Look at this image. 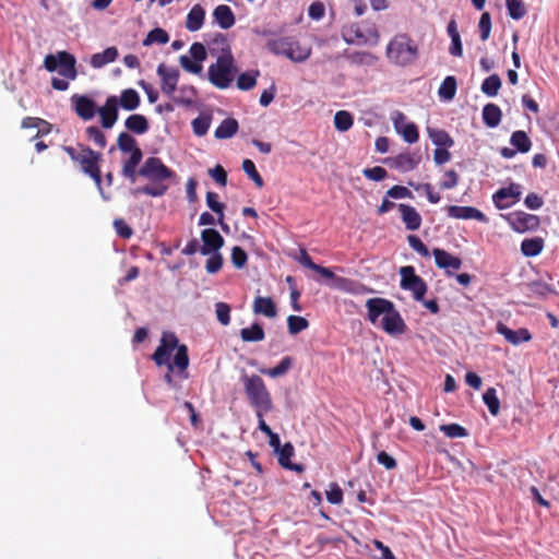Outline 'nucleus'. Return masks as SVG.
Wrapping results in <instances>:
<instances>
[{
	"label": "nucleus",
	"instance_id": "nucleus-1",
	"mask_svg": "<svg viewBox=\"0 0 559 559\" xmlns=\"http://www.w3.org/2000/svg\"><path fill=\"white\" fill-rule=\"evenodd\" d=\"M174 171L168 168L160 158L148 157L139 169V176L147 179L153 185H146L134 190V194H146L150 197H162L168 190L164 182L174 177Z\"/></svg>",
	"mask_w": 559,
	"mask_h": 559
},
{
	"label": "nucleus",
	"instance_id": "nucleus-2",
	"mask_svg": "<svg viewBox=\"0 0 559 559\" xmlns=\"http://www.w3.org/2000/svg\"><path fill=\"white\" fill-rule=\"evenodd\" d=\"M212 44L221 46L222 52L217 56L216 62L209 68V80L218 88H227L233 81L235 72L234 57L224 34L216 33Z\"/></svg>",
	"mask_w": 559,
	"mask_h": 559
},
{
	"label": "nucleus",
	"instance_id": "nucleus-3",
	"mask_svg": "<svg viewBox=\"0 0 559 559\" xmlns=\"http://www.w3.org/2000/svg\"><path fill=\"white\" fill-rule=\"evenodd\" d=\"M64 151L72 160L80 165L82 171L94 180L102 198L108 200L109 198L105 195L102 188L100 170L98 166L102 155L87 146H80L79 148L66 146Z\"/></svg>",
	"mask_w": 559,
	"mask_h": 559
},
{
	"label": "nucleus",
	"instance_id": "nucleus-4",
	"mask_svg": "<svg viewBox=\"0 0 559 559\" xmlns=\"http://www.w3.org/2000/svg\"><path fill=\"white\" fill-rule=\"evenodd\" d=\"M418 55V48L406 34L394 36L386 46L388 59L396 66L412 64Z\"/></svg>",
	"mask_w": 559,
	"mask_h": 559
},
{
	"label": "nucleus",
	"instance_id": "nucleus-5",
	"mask_svg": "<svg viewBox=\"0 0 559 559\" xmlns=\"http://www.w3.org/2000/svg\"><path fill=\"white\" fill-rule=\"evenodd\" d=\"M266 48L272 53L285 56L294 62H302L311 55L309 46L300 45L292 37L270 39L266 43Z\"/></svg>",
	"mask_w": 559,
	"mask_h": 559
},
{
	"label": "nucleus",
	"instance_id": "nucleus-6",
	"mask_svg": "<svg viewBox=\"0 0 559 559\" xmlns=\"http://www.w3.org/2000/svg\"><path fill=\"white\" fill-rule=\"evenodd\" d=\"M241 379L246 394L254 408L260 411H271L272 400L263 380L257 374H243Z\"/></svg>",
	"mask_w": 559,
	"mask_h": 559
},
{
	"label": "nucleus",
	"instance_id": "nucleus-7",
	"mask_svg": "<svg viewBox=\"0 0 559 559\" xmlns=\"http://www.w3.org/2000/svg\"><path fill=\"white\" fill-rule=\"evenodd\" d=\"M76 59L68 51H57L49 53L44 59V67L48 72H57L67 80H75L78 76Z\"/></svg>",
	"mask_w": 559,
	"mask_h": 559
},
{
	"label": "nucleus",
	"instance_id": "nucleus-8",
	"mask_svg": "<svg viewBox=\"0 0 559 559\" xmlns=\"http://www.w3.org/2000/svg\"><path fill=\"white\" fill-rule=\"evenodd\" d=\"M401 288L411 292L416 301H423L427 293V284L415 273V269L411 265L400 269Z\"/></svg>",
	"mask_w": 559,
	"mask_h": 559
},
{
	"label": "nucleus",
	"instance_id": "nucleus-9",
	"mask_svg": "<svg viewBox=\"0 0 559 559\" xmlns=\"http://www.w3.org/2000/svg\"><path fill=\"white\" fill-rule=\"evenodd\" d=\"M206 56L207 53L204 45L201 43H193L189 49V56H180L179 63L187 72L201 74L203 70L202 62L206 59Z\"/></svg>",
	"mask_w": 559,
	"mask_h": 559
},
{
	"label": "nucleus",
	"instance_id": "nucleus-10",
	"mask_svg": "<svg viewBox=\"0 0 559 559\" xmlns=\"http://www.w3.org/2000/svg\"><path fill=\"white\" fill-rule=\"evenodd\" d=\"M522 194V187L519 183H510L508 187L499 189L493 195L495 205L500 209H508L515 204Z\"/></svg>",
	"mask_w": 559,
	"mask_h": 559
},
{
	"label": "nucleus",
	"instance_id": "nucleus-11",
	"mask_svg": "<svg viewBox=\"0 0 559 559\" xmlns=\"http://www.w3.org/2000/svg\"><path fill=\"white\" fill-rule=\"evenodd\" d=\"M394 307V304L385 298H370L366 301L367 318L372 324H377L380 317H385Z\"/></svg>",
	"mask_w": 559,
	"mask_h": 559
},
{
	"label": "nucleus",
	"instance_id": "nucleus-12",
	"mask_svg": "<svg viewBox=\"0 0 559 559\" xmlns=\"http://www.w3.org/2000/svg\"><path fill=\"white\" fill-rule=\"evenodd\" d=\"M118 97H107L104 106L97 108V114L100 117L102 126L105 129H111L118 120Z\"/></svg>",
	"mask_w": 559,
	"mask_h": 559
},
{
	"label": "nucleus",
	"instance_id": "nucleus-13",
	"mask_svg": "<svg viewBox=\"0 0 559 559\" xmlns=\"http://www.w3.org/2000/svg\"><path fill=\"white\" fill-rule=\"evenodd\" d=\"M435 263L439 269H443L447 275H452L462 266V260L455 255L450 254L443 249L435 248L432 250Z\"/></svg>",
	"mask_w": 559,
	"mask_h": 559
},
{
	"label": "nucleus",
	"instance_id": "nucleus-14",
	"mask_svg": "<svg viewBox=\"0 0 559 559\" xmlns=\"http://www.w3.org/2000/svg\"><path fill=\"white\" fill-rule=\"evenodd\" d=\"M71 103L74 107L76 115L84 121L93 119L95 114L97 112L95 102L85 95H72Z\"/></svg>",
	"mask_w": 559,
	"mask_h": 559
},
{
	"label": "nucleus",
	"instance_id": "nucleus-15",
	"mask_svg": "<svg viewBox=\"0 0 559 559\" xmlns=\"http://www.w3.org/2000/svg\"><path fill=\"white\" fill-rule=\"evenodd\" d=\"M157 74L162 81L163 93L168 96L173 95L178 84L179 71L175 68L167 67L164 63H160L157 67Z\"/></svg>",
	"mask_w": 559,
	"mask_h": 559
},
{
	"label": "nucleus",
	"instance_id": "nucleus-16",
	"mask_svg": "<svg viewBox=\"0 0 559 559\" xmlns=\"http://www.w3.org/2000/svg\"><path fill=\"white\" fill-rule=\"evenodd\" d=\"M381 328L390 335H401L405 332L406 324L395 306L381 319Z\"/></svg>",
	"mask_w": 559,
	"mask_h": 559
},
{
	"label": "nucleus",
	"instance_id": "nucleus-17",
	"mask_svg": "<svg viewBox=\"0 0 559 559\" xmlns=\"http://www.w3.org/2000/svg\"><path fill=\"white\" fill-rule=\"evenodd\" d=\"M201 239L203 245L200 249V252L202 254H212L214 252H218L224 245V238L214 228L202 230Z\"/></svg>",
	"mask_w": 559,
	"mask_h": 559
},
{
	"label": "nucleus",
	"instance_id": "nucleus-18",
	"mask_svg": "<svg viewBox=\"0 0 559 559\" xmlns=\"http://www.w3.org/2000/svg\"><path fill=\"white\" fill-rule=\"evenodd\" d=\"M508 221L511 228L520 234L536 228L539 223L538 217L536 215L523 212L512 214L508 218Z\"/></svg>",
	"mask_w": 559,
	"mask_h": 559
},
{
	"label": "nucleus",
	"instance_id": "nucleus-19",
	"mask_svg": "<svg viewBox=\"0 0 559 559\" xmlns=\"http://www.w3.org/2000/svg\"><path fill=\"white\" fill-rule=\"evenodd\" d=\"M448 215L452 218L456 219H476L479 222H487V217L479 210L472 206H459V205H450L448 206Z\"/></svg>",
	"mask_w": 559,
	"mask_h": 559
},
{
	"label": "nucleus",
	"instance_id": "nucleus-20",
	"mask_svg": "<svg viewBox=\"0 0 559 559\" xmlns=\"http://www.w3.org/2000/svg\"><path fill=\"white\" fill-rule=\"evenodd\" d=\"M331 287L353 295H364L371 292L369 288H367L359 282L340 276L334 278V282H332Z\"/></svg>",
	"mask_w": 559,
	"mask_h": 559
},
{
	"label": "nucleus",
	"instance_id": "nucleus-21",
	"mask_svg": "<svg viewBox=\"0 0 559 559\" xmlns=\"http://www.w3.org/2000/svg\"><path fill=\"white\" fill-rule=\"evenodd\" d=\"M496 331L512 345H519L522 342H528L532 337L526 329H519L514 331L501 322L497 324Z\"/></svg>",
	"mask_w": 559,
	"mask_h": 559
},
{
	"label": "nucleus",
	"instance_id": "nucleus-22",
	"mask_svg": "<svg viewBox=\"0 0 559 559\" xmlns=\"http://www.w3.org/2000/svg\"><path fill=\"white\" fill-rule=\"evenodd\" d=\"M142 158V151L135 150L133 153H130V157L123 162L121 174L132 183L135 182L136 177L139 176V170H136V168L141 163Z\"/></svg>",
	"mask_w": 559,
	"mask_h": 559
},
{
	"label": "nucleus",
	"instance_id": "nucleus-23",
	"mask_svg": "<svg viewBox=\"0 0 559 559\" xmlns=\"http://www.w3.org/2000/svg\"><path fill=\"white\" fill-rule=\"evenodd\" d=\"M399 210L401 212V217L405 224L406 229L417 230L420 227L421 216L415 207L407 204H400Z\"/></svg>",
	"mask_w": 559,
	"mask_h": 559
},
{
	"label": "nucleus",
	"instance_id": "nucleus-24",
	"mask_svg": "<svg viewBox=\"0 0 559 559\" xmlns=\"http://www.w3.org/2000/svg\"><path fill=\"white\" fill-rule=\"evenodd\" d=\"M214 21L223 29H228L234 26L236 20L234 12L226 4L217 5L213 11Z\"/></svg>",
	"mask_w": 559,
	"mask_h": 559
},
{
	"label": "nucleus",
	"instance_id": "nucleus-25",
	"mask_svg": "<svg viewBox=\"0 0 559 559\" xmlns=\"http://www.w3.org/2000/svg\"><path fill=\"white\" fill-rule=\"evenodd\" d=\"M204 19L205 10L200 4L193 5L187 15L186 28L189 32H197L201 29Z\"/></svg>",
	"mask_w": 559,
	"mask_h": 559
},
{
	"label": "nucleus",
	"instance_id": "nucleus-26",
	"mask_svg": "<svg viewBox=\"0 0 559 559\" xmlns=\"http://www.w3.org/2000/svg\"><path fill=\"white\" fill-rule=\"evenodd\" d=\"M252 308L255 314H262L266 318H274L277 313L276 306L270 297H255Z\"/></svg>",
	"mask_w": 559,
	"mask_h": 559
},
{
	"label": "nucleus",
	"instance_id": "nucleus-27",
	"mask_svg": "<svg viewBox=\"0 0 559 559\" xmlns=\"http://www.w3.org/2000/svg\"><path fill=\"white\" fill-rule=\"evenodd\" d=\"M118 57V49L116 47H108L102 52L92 55L90 64L94 69H100L108 63L114 62Z\"/></svg>",
	"mask_w": 559,
	"mask_h": 559
},
{
	"label": "nucleus",
	"instance_id": "nucleus-28",
	"mask_svg": "<svg viewBox=\"0 0 559 559\" xmlns=\"http://www.w3.org/2000/svg\"><path fill=\"white\" fill-rule=\"evenodd\" d=\"M419 163V158L411 153H402L396 157L392 158L390 162L391 167L401 170V171H409L416 168Z\"/></svg>",
	"mask_w": 559,
	"mask_h": 559
},
{
	"label": "nucleus",
	"instance_id": "nucleus-29",
	"mask_svg": "<svg viewBox=\"0 0 559 559\" xmlns=\"http://www.w3.org/2000/svg\"><path fill=\"white\" fill-rule=\"evenodd\" d=\"M118 103L122 109L133 111L140 106L141 98L135 90L127 88L121 92Z\"/></svg>",
	"mask_w": 559,
	"mask_h": 559
},
{
	"label": "nucleus",
	"instance_id": "nucleus-30",
	"mask_svg": "<svg viewBox=\"0 0 559 559\" xmlns=\"http://www.w3.org/2000/svg\"><path fill=\"white\" fill-rule=\"evenodd\" d=\"M124 127L135 134H144L148 130V121L143 115L133 114L126 119Z\"/></svg>",
	"mask_w": 559,
	"mask_h": 559
},
{
	"label": "nucleus",
	"instance_id": "nucleus-31",
	"mask_svg": "<svg viewBox=\"0 0 559 559\" xmlns=\"http://www.w3.org/2000/svg\"><path fill=\"white\" fill-rule=\"evenodd\" d=\"M427 134L431 142L438 147H452L454 141L449 135V133L442 129H437L432 127H427Z\"/></svg>",
	"mask_w": 559,
	"mask_h": 559
},
{
	"label": "nucleus",
	"instance_id": "nucleus-32",
	"mask_svg": "<svg viewBox=\"0 0 559 559\" xmlns=\"http://www.w3.org/2000/svg\"><path fill=\"white\" fill-rule=\"evenodd\" d=\"M239 124L236 119L227 118L216 128L214 136L219 140L230 139L238 131Z\"/></svg>",
	"mask_w": 559,
	"mask_h": 559
},
{
	"label": "nucleus",
	"instance_id": "nucleus-33",
	"mask_svg": "<svg viewBox=\"0 0 559 559\" xmlns=\"http://www.w3.org/2000/svg\"><path fill=\"white\" fill-rule=\"evenodd\" d=\"M501 110L495 104H487L483 108V119L487 127L496 128L501 121Z\"/></svg>",
	"mask_w": 559,
	"mask_h": 559
},
{
	"label": "nucleus",
	"instance_id": "nucleus-34",
	"mask_svg": "<svg viewBox=\"0 0 559 559\" xmlns=\"http://www.w3.org/2000/svg\"><path fill=\"white\" fill-rule=\"evenodd\" d=\"M544 248V240L539 237L524 239L521 243V252L525 257H536Z\"/></svg>",
	"mask_w": 559,
	"mask_h": 559
},
{
	"label": "nucleus",
	"instance_id": "nucleus-35",
	"mask_svg": "<svg viewBox=\"0 0 559 559\" xmlns=\"http://www.w3.org/2000/svg\"><path fill=\"white\" fill-rule=\"evenodd\" d=\"M511 145L520 153H527L531 150L532 142L524 131H514L510 138Z\"/></svg>",
	"mask_w": 559,
	"mask_h": 559
},
{
	"label": "nucleus",
	"instance_id": "nucleus-36",
	"mask_svg": "<svg viewBox=\"0 0 559 559\" xmlns=\"http://www.w3.org/2000/svg\"><path fill=\"white\" fill-rule=\"evenodd\" d=\"M502 85L501 79L498 74H491L486 78L480 86L481 92L488 97H495Z\"/></svg>",
	"mask_w": 559,
	"mask_h": 559
},
{
	"label": "nucleus",
	"instance_id": "nucleus-37",
	"mask_svg": "<svg viewBox=\"0 0 559 559\" xmlns=\"http://www.w3.org/2000/svg\"><path fill=\"white\" fill-rule=\"evenodd\" d=\"M240 337L243 342H261L264 340L265 334L259 323H253L250 328L240 330Z\"/></svg>",
	"mask_w": 559,
	"mask_h": 559
},
{
	"label": "nucleus",
	"instance_id": "nucleus-38",
	"mask_svg": "<svg viewBox=\"0 0 559 559\" xmlns=\"http://www.w3.org/2000/svg\"><path fill=\"white\" fill-rule=\"evenodd\" d=\"M456 93V80L454 76H447L441 83L438 94L443 100H451L454 98Z\"/></svg>",
	"mask_w": 559,
	"mask_h": 559
},
{
	"label": "nucleus",
	"instance_id": "nucleus-39",
	"mask_svg": "<svg viewBox=\"0 0 559 559\" xmlns=\"http://www.w3.org/2000/svg\"><path fill=\"white\" fill-rule=\"evenodd\" d=\"M212 117L207 114H201L191 122L193 133L197 136H203L207 133L211 127Z\"/></svg>",
	"mask_w": 559,
	"mask_h": 559
},
{
	"label": "nucleus",
	"instance_id": "nucleus-40",
	"mask_svg": "<svg viewBox=\"0 0 559 559\" xmlns=\"http://www.w3.org/2000/svg\"><path fill=\"white\" fill-rule=\"evenodd\" d=\"M483 401L487 405L491 415L497 416L500 411V401L497 396L496 389L489 388L483 394Z\"/></svg>",
	"mask_w": 559,
	"mask_h": 559
},
{
	"label": "nucleus",
	"instance_id": "nucleus-41",
	"mask_svg": "<svg viewBox=\"0 0 559 559\" xmlns=\"http://www.w3.org/2000/svg\"><path fill=\"white\" fill-rule=\"evenodd\" d=\"M169 41V35L163 28L156 27L152 29L143 40L144 46H151L153 44H167Z\"/></svg>",
	"mask_w": 559,
	"mask_h": 559
},
{
	"label": "nucleus",
	"instance_id": "nucleus-42",
	"mask_svg": "<svg viewBox=\"0 0 559 559\" xmlns=\"http://www.w3.org/2000/svg\"><path fill=\"white\" fill-rule=\"evenodd\" d=\"M117 145L123 153H133L135 150H141L135 139L127 132H122L118 135Z\"/></svg>",
	"mask_w": 559,
	"mask_h": 559
},
{
	"label": "nucleus",
	"instance_id": "nucleus-43",
	"mask_svg": "<svg viewBox=\"0 0 559 559\" xmlns=\"http://www.w3.org/2000/svg\"><path fill=\"white\" fill-rule=\"evenodd\" d=\"M353 122V116L346 110H340L334 116V126L341 132L349 130Z\"/></svg>",
	"mask_w": 559,
	"mask_h": 559
},
{
	"label": "nucleus",
	"instance_id": "nucleus-44",
	"mask_svg": "<svg viewBox=\"0 0 559 559\" xmlns=\"http://www.w3.org/2000/svg\"><path fill=\"white\" fill-rule=\"evenodd\" d=\"M293 360L290 357H284L281 362L274 368L262 370L263 373L267 374L271 378H278L284 376L292 367Z\"/></svg>",
	"mask_w": 559,
	"mask_h": 559
},
{
	"label": "nucleus",
	"instance_id": "nucleus-45",
	"mask_svg": "<svg viewBox=\"0 0 559 559\" xmlns=\"http://www.w3.org/2000/svg\"><path fill=\"white\" fill-rule=\"evenodd\" d=\"M258 71H248L241 73L237 79V87L242 91H249L254 87L257 83Z\"/></svg>",
	"mask_w": 559,
	"mask_h": 559
},
{
	"label": "nucleus",
	"instance_id": "nucleus-46",
	"mask_svg": "<svg viewBox=\"0 0 559 559\" xmlns=\"http://www.w3.org/2000/svg\"><path fill=\"white\" fill-rule=\"evenodd\" d=\"M508 14L513 20H521L526 14V9L521 0H506Z\"/></svg>",
	"mask_w": 559,
	"mask_h": 559
},
{
	"label": "nucleus",
	"instance_id": "nucleus-47",
	"mask_svg": "<svg viewBox=\"0 0 559 559\" xmlns=\"http://www.w3.org/2000/svg\"><path fill=\"white\" fill-rule=\"evenodd\" d=\"M287 325H288L289 333L295 335V334H298L299 332L306 330L309 325V322L304 317L289 316L287 318Z\"/></svg>",
	"mask_w": 559,
	"mask_h": 559
},
{
	"label": "nucleus",
	"instance_id": "nucleus-48",
	"mask_svg": "<svg viewBox=\"0 0 559 559\" xmlns=\"http://www.w3.org/2000/svg\"><path fill=\"white\" fill-rule=\"evenodd\" d=\"M173 368L177 367L179 371H185L189 365L188 348L186 345H180L173 360Z\"/></svg>",
	"mask_w": 559,
	"mask_h": 559
},
{
	"label": "nucleus",
	"instance_id": "nucleus-49",
	"mask_svg": "<svg viewBox=\"0 0 559 559\" xmlns=\"http://www.w3.org/2000/svg\"><path fill=\"white\" fill-rule=\"evenodd\" d=\"M440 430L449 438H464L468 436L467 430L459 424L441 425Z\"/></svg>",
	"mask_w": 559,
	"mask_h": 559
},
{
	"label": "nucleus",
	"instance_id": "nucleus-50",
	"mask_svg": "<svg viewBox=\"0 0 559 559\" xmlns=\"http://www.w3.org/2000/svg\"><path fill=\"white\" fill-rule=\"evenodd\" d=\"M170 353L165 349V345H159L153 354V360L157 366L167 365L168 370L173 371V364L170 362Z\"/></svg>",
	"mask_w": 559,
	"mask_h": 559
},
{
	"label": "nucleus",
	"instance_id": "nucleus-51",
	"mask_svg": "<svg viewBox=\"0 0 559 559\" xmlns=\"http://www.w3.org/2000/svg\"><path fill=\"white\" fill-rule=\"evenodd\" d=\"M397 133L401 134L404 141L409 144L417 142L419 138L418 129L413 122H408L400 131H397Z\"/></svg>",
	"mask_w": 559,
	"mask_h": 559
},
{
	"label": "nucleus",
	"instance_id": "nucleus-52",
	"mask_svg": "<svg viewBox=\"0 0 559 559\" xmlns=\"http://www.w3.org/2000/svg\"><path fill=\"white\" fill-rule=\"evenodd\" d=\"M242 169L259 188L263 186V179L257 171L255 165L251 159H245L242 162Z\"/></svg>",
	"mask_w": 559,
	"mask_h": 559
},
{
	"label": "nucleus",
	"instance_id": "nucleus-53",
	"mask_svg": "<svg viewBox=\"0 0 559 559\" xmlns=\"http://www.w3.org/2000/svg\"><path fill=\"white\" fill-rule=\"evenodd\" d=\"M85 132L88 140L93 141L98 147L104 148L106 146L105 134L100 131L99 128L91 126L86 128Z\"/></svg>",
	"mask_w": 559,
	"mask_h": 559
},
{
	"label": "nucleus",
	"instance_id": "nucleus-54",
	"mask_svg": "<svg viewBox=\"0 0 559 559\" xmlns=\"http://www.w3.org/2000/svg\"><path fill=\"white\" fill-rule=\"evenodd\" d=\"M207 255L209 259L206 260L205 270L210 274H215L221 270L223 265V257L219 252H214Z\"/></svg>",
	"mask_w": 559,
	"mask_h": 559
},
{
	"label": "nucleus",
	"instance_id": "nucleus-55",
	"mask_svg": "<svg viewBox=\"0 0 559 559\" xmlns=\"http://www.w3.org/2000/svg\"><path fill=\"white\" fill-rule=\"evenodd\" d=\"M278 463L284 467H290V457L294 455V447L290 443H285L278 451Z\"/></svg>",
	"mask_w": 559,
	"mask_h": 559
},
{
	"label": "nucleus",
	"instance_id": "nucleus-56",
	"mask_svg": "<svg viewBox=\"0 0 559 559\" xmlns=\"http://www.w3.org/2000/svg\"><path fill=\"white\" fill-rule=\"evenodd\" d=\"M480 39L487 40L491 31V16L488 12H484L479 19L478 23Z\"/></svg>",
	"mask_w": 559,
	"mask_h": 559
},
{
	"label": "nucleus",
	"instance_id": "nucleus-57",
	"mask_svg": "<svg viewBox=\"0 0 559 559\" xmlns=\"http://www.w3.org/2000/svg\"><path fill=\"white\" fill-rule=\"evenodd\" d=\"M407 241L409 247L415 250L418 254L421 257L428 258L430 255V252L427 248V246L415 235H409L407 237Z\"/></svg>",
	"mask_w": 559,
	"mask_h": 559
},
{
	"label": "nucleus",
	"instance_id": "nucleus-58",
	"mask_svg": "<svg viewBox=\"0 0 559 559\" xmlns=\"http://www.w3.org/2000/svg\"><path fill=\"white\" fill-rule=\"evenodd\" d=\"M206 205L218 216L224 215V204L218 202V194L212 191L206 193Z\"/></svg>",
	"mask_w": 559,
	"mask_h": 559
},
{
	"label": "nucleus",
	"instance_id": "nucleus-59",
	"mask_svg": "<svg viewBox=\"0 0 559 559\" xmlns=\"http://www.w3.org/2000/svg\"><path fill=\"white\" fill-rule=\"evenodd\" d=\"M216 318L223 325H228L230 322V307L225 302H217L215 305Z\"/></svg>",
	"mask_w": 559,
	"mask_h": 559
},
{
	"label": "nucleus",
	"instance_id": "nucleus-60",
	"mask_svg": "<svg viewBox=\"0 0 559 559\" xmlns=\"http://www.w3.org/2000/svg\"><path fill=\"white\" fill-rule=\"evenodd\" d=\"M165 345V349L171 354L174 349L178 350L179 341L178 337L171 332H164L160 338V344Z\"/></svg>",
	"mask_w": 559,
	"mask_h": 559
},
{
	"label": "nucleus",
	"instance_id": "nucleus-61",
	"mask_svg": "<svg viewBox=\"0 0 559 559\" xmlns=\"http://www.w3.org/2000/svg\"><path fill=\"white\" fill-rule=\"evenodd\" d=\"M248 260L246 251L236 246L231 250V262L237 269H241L246 265Z\"/></svg>",
	"mask_w": 559,
	"mask_h": 559
},
{
	"label": "nucleus",
	"instance_id": "nucleus-62",
	"mask_svg": "<svg viewBox=\"0 0 559 559\" xmlns=\"http://www.w3.org/2000/svg\"><path fill=\"white\" fill-rule=\"evenodd\" d=\"M326 499L332 504H340L343 500V491L337 484H331L326 490Z\"/></svg>",
	"mask_w": 559,
	"mask_h": 559
},
{
	"label": "nucleus",
	"instance_id": "nucleus-63",
	"mask_svg": "<svg viewBox=\"0 0 559 559\" xmlns=\"http://www.w3.org/2000/svg\"><path fill=\"white\" fill-rule=\"evenodd\" d=\"M362 174L366 178L373 180V181H380L386 177V170L380 166H376L372 168H366L362 170Z\"/></svg>",
	"mask_w": 559,
	"mask_h": 559
},
{
	"label": "nucleus",
	"instance_id": "nucleus-64",
	"mask_svg": "<svg viewBox=\"0 0 559 559\" xmlns=\"http://www.w3.org/2000/svg\"><path fill=\"white\" fill-rule=\"evenodd\" d=\"M459 182V175L455 170L450 169L445 171L443 180L440 182L441 189H452L454 188Z\"/></svg>",
	"mask_w": 559,
	"mask_h": 559
}]
</instances>
